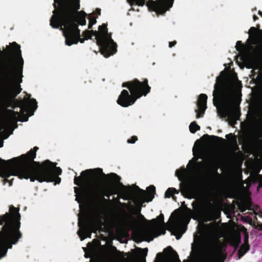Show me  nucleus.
<instances>
[{"mask_svg":"<svg viewBox=\"0 0 262 262\" xmlns=\"http://www.w3.org/2000/svg\"><path fill=\"white\" fill-rule=\"evenodd\" d=\"M97 22L96 18L91 14V16L89 18V23H91L93 25Z\"/></svg>","mask_w":262,"mask_h":262,"instance_id":"nucleus-40","label":"nucleus"},{"mask_svg":"<svg viewBox=\"0 0 262 262\" xmlns=\"http://www.w3.org/2000/svg\"><path fill=\"white\" fill-rule=\"evenodd\" d=\"M143 250L145 251V254L147 255V251H148L147 248H145V249H143Z\"/></svg>","mask_w":262,"mask_h":262,"instance_id":"nucleus-49","label":"nucleus"},{"mask_svg":"<svg viewBox=\"0 0 262 262\" xmlns=\"http://www.w3.org/2000/svg\"><path fill=\"white\" fill-rule=\"evenodd\" d=\"M202 138L205 139H211L212 141H213V142H216L219 140H224V139L221 137L213 136V135L210 136V135H208V134L204 135L202 137Z\"/></svg>","mask_w":262,"mask_h":262,"instance_id":"nucleus-27","label":"nucleus"},{"mask_svg":"<svg viewBox=\"0 0 262 262\" xmlns=\"http://www.w3.org/2000/svg\"><path fill=\"white\" fill-rule=\"evenodd\" d=\"M137 188L139 191V195L141 200L139 203L137 204L135 207H134L133 206H131V207L135 209L136 213L139 214V216L141 220L145 222H148V221L146 220L144 216L141 214L140 212L142 204L144 202H151L154 198L155 194H156V187L154 185H150L147 188V191L141 189L138 186Z\"/></svg>","mask_w":262,"mask_h":262,"instance_id":"nucleus-9","label":"nucleus"},{"mask_svg":"<svg viewBox=\"0 0 262 262\" xmlns=\"http://www.w3.org/2000/svg\"><path fill=\"white\" fill-rule=\"evenodd\" d=\"M157 256H162V253H158L157 255Z\"/></svg>","mask_w":262,"mask_h":262,"instance_id":"nucleus-53","label":"nucleus"},{"mask_svg":"<svg viewBox=\"0 0 262 262\" xmlns=\"http://www.w3.org/2000/svg\"><path fill=\"white\" fill-rule=\"evenodd\" d=\"M9 214L8 213L5 214L3 216L0 215V224L2 225L4 222L7 221L9 220Z\"/></svg>","mask_w":262,"mask_h":262,"instance_id":"nucleus-35","label":"nucleus"},{"mask_svg":"<svg viewBox=\"0 0 262 262\" xmlns=\"http://www.w3.org/2000/svg\"><path fill=\"white\" fill-rule=\"evenodd\" d=\"M122 87L127 88L130 93L123 90L117 99V103L122 107H126L132 105L136 100L142 96H146L150 91L151 88L148 83V80L144 79L141 82L137 79L123 82Z\"/></svg>","mask_w":262,"mask_h":262,"instance_id":"nucleus-5","label":"nucleus"},{"mask_svg":"<svg viewBox=\"0 0 262 262\" xmlns=\"http://www.w3.org/2000/svg\"><path fill=\"white\" fill-rule=\"evenodd\" d=\"M253 18L254 21H256V20H257L258 19V17L256 15H254Z\"/></svg>","mask_w":262,"mask_h":262,"instance_id":"nucleus-46","label":"nucleus"},{"mask_svg":"<svg viewBox=\"0 0 262 262\" xmlns=\"http://www.w3.org/2000/svg\"><path fill=\"white\" fill-rule=\"evenodd\" d=\"M179 193V191L176 188L171 187L168 188L165 192V198H170L174 194Z\"/></svg>","mask_w":262,"mask_h":262,"instance_id":"nucleus-25","label":"nucleus"},{"mask_svg":"<svg viewBox=\"0 0 262 262\" xmlns=\"http://www.w3.org/2000/svg\"><path fill=\"white\" fill-rule=\"evenodd\" d=\"M10 211L12 214L13 217L16 220L19 221L20 219V215L18 212L19 209L12 206L10 207Z\"/></svg>","mask_w":262,"mask_h":262,"instance_id":"nucleus-24","label":"nucleus"},{"mask_svg":"<svg viewBox=\"0 0 262 262\" xmlns=\"http://www.w3.org/2000/svg\"><path fill=\"white\" fill-rule=\"evenodd\" d=\"M228 79L231 81H235L237 80V77L236 74H233L229 76Z\"/></svg>","mask_w":262,"mask_h":262,"instance_id":"nucleus-39","label":"nucleus"},{"mask_svg":"<svg viewBox=\"0 0 262 262\" xmlns=\"http://www.w3.org/2000/svg\"><path fill=\"white\" fill-rule=\"evenodd\" d=\"M37 146L31 149L26 154L6 161L0 158V162L4 165L0 167V177L4 178V183L9 182L11 176L18 177L20 179H30L31 182L35 180L39 182H55L59 184L61 179L58 177L62 170L57 167V164L46 160L41 164L34 161Z\"/></svg>","mask_w":262,"mask_h":262,"instance_id":"nucleus-2","label":"nucleus"},{"mask_svg":"<svg viewBox=\"0 0 262 262\" xmlns=\"http://www.w3.org/2000/svg\"><path fill=\"white\" fill-rule=\"evenodd\" d=\"M229 136H231V137H233V139H232L231 141H232V142L233 143V144L234 145V146H233V150H234V152L237 151L235 153V154L241 155L242 154V152H241V151L239 150V147H238V145L237 144L236 138L232 134H230L229 135H227L226 136V137L227 138H228V137Z\"/></svg>","mask_w":262,"mask_h":262,"instance_id":"nucleus-21","label":"nucleus"},{"mask_svg":"<svg viewBox=\"0 0 262 262\" xmlns=\"http://www.w3.org/2000/svg\"><path fill=\"white\" fill-rule=\"evenodd\" d=\"M80 0H54V10L50 19V25L54 29L63 30L68 29L71 25L70 20L78 28V25L86 24V14L84 11L78 12L80 9Z\"/></svg>","mask_w":262,"mask_h":262,"instance_id":"nucleus-3","label":"nucleus"},{"mask_svg":"<svg viewBox=\"0 0 262 262\" xmlns=\"http://www.w3.org/2000/svg\"><path fill=\"white\" fill-rule=\"evenodd\" d=\"M177 43V41H170L169 42V48H172L173 47V46H174Z\"/></svg>","mask_w":262,"mask_h":262,"instance_id":"nucleus-43","label":"nucleus"},{"mask_svg":"<svg viewBox=\"0 0 262 262\" xmlns=\"http://www.w3.org/2000/svg\"><path fill=\"white\" fill-rule=\"evenodd\" d=\"M104 178H110L115 183H119L121 187L120 192L122 198L127 200L131 196L132 190L131 188L126 187L122 183H120L121 178L115 173H110L106 174L103 173L102 169L100 168L89 169L82 171L81 175L75 176L74 180V183L79 186V188L84 187L88 190L93 191L94 189V186H98L100 177Z\"/></svg>","mask_w":262,"mask_h":262,"instance_id":"nucleus-4","label":"nucleus"},{"mask_svg":"<svg viewBox=\"0 0 262 262\" xmlns=\"http://www.w3.org/2000/svg\"><path fill=\"white\" fill-rule=\"evenodd\" d=\"M248 239H249V235L247 233H245V236H244V243L243 244L249 245Z\"/></svg>","mask_w":262,"mask_h":262,"instance_id":"nucleus-42","label":"nucleus"},{"mask_svg":"<svg viewBox=\"0 0 262 262\" xmlns=\"http://www.w3.org/2000/svg\"><path fill=\"white\" fill-rule=\"evenodd\" d=\"M94 226V222L88 217H84L79 220L78 226L80 231L78 232V234L81 240L84 239L86 237H90Z\"/></svg>","mask_w":262,"mask_h":262,"instance_id":"nucleus-14","label":"nucleus"},{"mask_svg":"<svg viewBox=\"0 0 262 262\" xmlns=\"http://www.w3.org/2000/svg\"><path fill=\"white\" fill-rule=\"evenodd\" d=\"M219 79L223 80V78H220V76L216 77V82L214 84V90L213 92V104L215 106H217L216 94L217 91V98L221 103L220 107L217 108L218 113L222 117H226L228 116L235 119H238L239 117L240 113L235 107H233V102L231 98L223 89L222 86L221 85H218L217 82Z\"/></svg>","mask_w":262,"mask_h":262,"instance_id":"nucleus-7","label":"nucleus"},{"mask_svg":"<svg viewBox=\"0 0 262 262\" xmlns=\"http://www.w3.org/2000/svg\"><path fill=\"white\" fill-rule=\"evenodd\" d=\"M171 197H172V199H173L174 201H176V199H177L176 196H174V195H172Z\"/></svg>","mask_w":262,"mask_h":262,"instance_id":"nucleus-50","label":"nucleus"},{"mask_svg":"<svg viewBox=\"0 0 262 262\" xmlns=\"http://www.w3.org/2000/svg\"><path fill=\"white\" fill-rule=\"evenodd\" d=\"M83 36L86 40L91 39L92 36L90 30H85L83 32Z\"/></svg>","mask_w":262,"mask_h":262,"instance_id":"nucleus-34","label":"nucleus"},{"mask_svg":"<svg viewBox=\"0 0 262 262\" xmlns=\"http://www.w3.org/2000/svg\"><path fill=\"white\" fill-rule=\"evenodd\" d=\"M223 74H224V75H225L226 74L224 73V71H222V72H221V73H220V75H221V76H222ZM224 76H225V75H224Z\"/></svg>","mask_w":262,"mask_h":262,"instance_id":"nucleus-51","label":"nucleus"},{"mask_svg":"<svg viewBox=\"0 0 262 262\" xmlns=\"http://www.w3.org/2000/svg\"><path fill=\"white\" fill-rule=\"evenodd\" d=\"M181 192L184 194H187L190 195V198H195L196 197V193L189 188L188 186L185 185L181 187Z\"/></svg>","mask_w":262,"mask_h":262,"instance_id":"nucleus-20","label":"nucleus"},{"mask_svg":"<svg viewBox=\"0 0 262 262\" xmlns=\"http://www.w3.org/2000/svg\"><path fill=\"white\" fill-rule=\"evenodd\" d=\"M165 251H168L170 253V257H171V258H172L173 259L175 260L176 262H181L177 253L176 251H173L171 247H168L167 248H166Z\"/></svg>","mask_w":262,"mask_h":262,"instance_id":"nucleus-23","label":"nucleus"},{"mask_svg":"<svg viewBox=\"0 0 262 262\" xmlns=\"http://www.w3.org/2000/svg\"><path fill=\"white\" fill-rule=\"evenodd\" d=\"M71 25L69 26L68 29H63V34L65 37L66 45L70 46L73 44H77L79 41L83 43L86 40L85 38H80V30L74 24V21L70 20Z\"/></svg>","mask_w":262,"mask_h":262,"instance_id":"nucleus-10","label":"nucleus"},{"mask_svg":"<svg viewBox=\"0 0 262 262\" xmlns=\"http://www.w3.org/2000/svg\"><path fill=\"white\" fill-rule=\"evenodd\" d=\"M12 53H7V59L1 66L0 89L1 93L7 103L12 108L19 107L20 111L7 110L10 118L21 122L27 121L29 117L33 115L37 108V102L31 99V95L27 94L23 100H16L15 97L21 92L20 83L22 82L24 60L21 56L20 46L16 42L11 44Z\"/></svg>","mask_w":262,"mask_h":262,"instance_id":"nucleus-1","label":"nucleus"},{"mask_svg":"<svg viewBox=\"0 0 262 262\" xmlns=\"http://www.w3.org/2000/svg\"><path fill=\"white\" fill-rule=\"evenodd\" d=\"M166 233V229L164 227L148 226L146 228L142 230L140 234L143 238V240L149 242L160 235H164Z\"/></svg>","mask_w":262,"mask_h":262,"instance_id":"nucleus-12","label":"nucleus"},{"mask_svg":"<svg viewBox=\"0 0 262 262\" xmlns=\"http://www.w3.org/2000/svg\"><path fill=\"white\" fill-rule=\"evenodd\" d=\"M146 0H135L136 5L139 6H143ZM174 0H157L154 1L149 0L148 4L156 10L161 11L163 12L168 10L172 6Z\"/></svg>","mask_w":262,"mask_h":262,"instance_id":"nucleus-13","label":"nucleus"},{"mask_svg":"<svg viewBox=\"0 0 262 262\" xmlns=\"http://www.w3.org/2000/svg\"><path fill=\"white\" fill-rule=\"evenodd\" d=\"M200 126L195 121L192 122L189 125L190 132L192 134H194L196 131L200 130Z\"/></svg>","mask_w":262,"mask_h":262,"instance_id":"nucleus-26","label":"nucleus"},{"mask_svg":"<svg viewBox=\"0 0 262 262\" xmlns=\"http://www.w3.org/2000/svg\"><path fill=\"white\" fill-rule=\"evenodd\" d=\"M209 204L210 205H212V204L210 203V201L209 202Z\"/></svg>","mask_w":262,"mask_h":262,"instance_id":"nucleus-56","label":"nucleus"},{"mask_svg":"<svg viewBox=\"0 0 262 262\" xmlns=\"http://www.w3.org/2000/svg\"><path fill=\"white\" fill-rule=\"evenodd\" d=\"M220 217V213H213L211 214L209 221H214Z\"/></svg>","mask_w":262,"mask_h":262,"instance_id":"nucleus-37","label":"nucleus"},{"mask_svg":"<svg viewBox=\"0 0 262 262\" xmlns=\"http://www.w3.org/2000/svg\"><path fill=\"white\" fill-rule=\"evenodd\" d=\"M74 192L76 194V201L78 203L81 200H88L95 203L98 207H102L104 203L107 202L108 200L104 196L109 199L111 195L118 193L117 190L111 186H105L100 189L95 187L93 191H89L86 188L75 187Z\"/></svg>","mask_w":262,"mask_h":262,"instance_id":"nucleus-6","label":"nucleus"},{"mask_svg":"<svg viewBox=\"0 0 262 262\" xmlns=\"http://www.w3.org/2000/svg\"><path fill=\"white\" fill-rule=\"evenodd\" d=\"M235 48L238 52H242L245 50V46L242 41H237L236 43Z\"/></svg>","mask_w":262,"mask_h":262,"instance_id":"nucleus-29","label":"nucleus"},{"mask_svg":"<svg viewBox=\"0 0 262 262\" xmlns=\"http://www.w3.org/2000/svg\"><path fill=\"white\" fill-rule=\"evenodd\" d=\"M90 33H91L92 36L94 35L95 36V39H96V43L97 44V40L99 39L100 38V35L99 34V31H97L96 30H90Z\"/></svg>","mask_w":262,"mask_h":262,"instance_id":"nucleus-32","label":"nucleus"},{"mask_svg":"<svg viewBox=\"0 0 262 262\" xmlns=\"http://www.w3.org/2000/svg\"><path fill=\"white\" fill-rule=\"evenodd\" d=\"M98 29L100 38L97 40V45L100 47L101 54L108 57L117 52V43L112 38V34L108 33L106 24L99 26Z\"/></svg>","mask_w":262,"mask_h":262,"instance_id":"nucleus-8","label":"nucleus"},{"mask_svg":"<svg viewBox=\"0 0 262 262\" xmlns=\"http://www.w3.org/2000/svg\"><path fill=\"white\" fill-rule=\"evenodd\" d=\"M223 253L222 245L219 242L212 243L210 245L207 262H224L226 256Z\"/></svg>","mask_w":262,"mask_h":262,"instance_id":"nucleus-11","label":"nucleus"},{"mask_svg":"<svg viewBox=\"0 0 262 262\" xmlns=\"http://www.w3.org/2000/svg\"><path fill=\"white\" fill-rule=\"evenodd\" d=\"M21 237V233L17 231L16 232H7V237L9 239L11 243L12 244H16L18 239Z\"/></svg>","mask_w":262,"mask_h":262,"instance_id":"nucleus-18","label":"nucleus"},{"mask_svg":"<svg viewBox=\"0 0 262 262\" xmlns=\"http://www.w3.org/2000/svg\"><path fill=\"white\" fill-rule=\"evenodd\" d=\"M185 169L184 168L183 169H178L176 171V175L178 177H179L180 175L182 176L184 174Z\"/></svg>","mask_w":262,"mask_h":262,"instance_id":"nucleus-41","label":"nucleus"},{"mask_svg":"<svg viewBox=\"0 0 262 262\" xmlns=\"http://www.w3.org/2000/svg\"><path fill=\"white\" fill-rule=\"evenodd\" d=\"M250 37H252L254 39L257 37L259 34L262 33V30L259 29H257L256 28L251 27L248 32Z\"/></svg>","mask_w":262,"mask_h":262,"instance_id":"nucleus-22","label":"nucleus"},{"mask_svg":"<svg viewBox=\"0 0 262 262\" xmlns=\"http://www.w3.org/2000/svg\"><path fill=\"white\" fill-rule=\"evenodd\" d=\"M241 243V239L239 237H237L234 239L232 242V245L234 247L235 249H237Z\"/></svg>","mask_w":262,"mask_h":262,"instance_id":"nucleus-36","label":"nucleus"},{"mask_svg":"<svg viewBox=\"0 0 262 262\" xmlns=\"http://www.w3.org/2000/svg\"><path fill=\"white\" fill-rule=\"evenodd\" d=\"M10 186L12 185V182L11 181L10 182Z\"/></svg>","mask_w":262,"mask_h":262,"instance_id":"nucleus-55","label":"nucleus"},{"mask_svg":"<svg viewBox=\"0 0 262 262\" xmlns=\"http://www.w3.org/2000/svg\"><path fill=\"white\" fill-rule=\"evenodd\" d=\"M93 26V24H92L91 23H89V25H88V29H91L92 28Z\"/></svg>","mask_w":262,"mask_h":262,"instance_id":"nucleus-47","label":"nucleus"},{"mask_svg":"<svg viewBox=\"0 0 262 262\" xmlns=\"http://www.w3.org/2000/svg\"><path fill=\"white\" fill-rule=\"evenodd\" d=\"M255 57L256 60H259L262 57V46L259 47L257 51H256Z\"/></svg>","mask_w":262,"mask_h":262,"instance_id":"nucleus-31","label":"nucleus"},{"mask_svg":"<svg viewBox=\"0 0 262 262\" xmlns=\"http://www.w3.org/2000/svg\"><path fill=\"white\" fill-rule=\"evenodd\" d=\"M129 217L133 220V222L135 221V219L133 215H130Z\"/></svg>","mask_w":262,"mask_h":262,"instance_id":"nucleus-48","label":"nucleus"},{"mask_svg":"<svg viewBox=\"0 0 262 262\" xmlns=\"http://www.w3.org/2000/svg\"><path fill=\"white\" fill-rule=\"evenodd\" d=\"M208 228L211 231H216L219 227V223L214 221L207 225Z\"/></svg>","mask_w":262,"mask_h":262,"instance_id":"nucleus-28","label":"nucleus"},{"mask_svg":"<svg viewBox=\"0 0 262 262\" xmlns=\"http://www.w3.org/2000/svg\"><path fill=\"white\" fill-rule=\"evenodd\" d=\"M244 247H245V246H241L238 251V258H241L248 251V249H247L245 251H243Z\"/></svg>","mask_w":262,"mask_h":262,"instance_id":"nucleus-33","label":"nucleus"},{"mask_svg":"<svg viewBox=\"0 0 262 262\" xmlns=\"http://www.w3.org/2000/svg\"><path fill=\"white\" fill-rule=\"evenodd\" d=\"M147 222L150 223L151 224L149 226H152V227L160 226L161 224L165 225V223L164 222V215L163 214H160L156 219H152Z\"/></svg>","mask_w":262,"mask_h":262,"instance_id":"nucleus-19","label":"nucleus"},{"mask_svg":"<svg viewBox=\"0 0 262 262\" xmlns=\"http://www.w3.org/2000/svg\"><path fill=\"white\" fill-rule=\"evenodd\" d=\"M208 178L212 179L214 176H219L220 174L217 172L219 165L217 161L214 159H211L208 163Z\"/></svg>","mask_w":262,"mask_h":262,"instance_id":"nucleus-16","label":"nucleus"},{"mask_svg":"<svg viewBox=\"0 0 262 262\" xmlns=\"http://www.w3.org/2000/svg\"><path fill=\"white\" fill-rule=\"evenodd\" d=\"M19 226H20V222H18V227H17V228H19Z\"/></svg>","mask_w":262,"mask_h":262,"instance_id":"nucleus-54","label":"nucleus"},{"mask_svg":"<svg viewBox=\"0 0 262 262\" xmlns=\"http://www.w3.org/2000/svg\"><path fill=\"white\" fill-rule=\"evenodd\" d=\"M241 246H245V247H244V248L243 249V251H245V250H246V249H248V250L250 249L249 245L243 244Z\"/></svg>","mask_w":262,"mask_h":262,"instance_id":"nucleus-44","label":"nucleus"},{"mask_svg":"<svg viewBox=\"0 0 262 262\" xmlns=\"http://www.w3.org/2000/svg\"><path fill=\"white\" fill-rule=\"evenodd\" d=\"M258 14L262 17V12L261 11H259Z\"/></svg>","mask_w":262,"mask_h":262,"instance_id":"nucleus-52","label":"nucleus"},{"mask_svg":"<svg viewBox=\"0 0 262 262\" xmlns=\"http://www.w3.org/2000/svg\"><path fill=\"white\" fill-rule=\"evenodd\" d=\"M112 249L117 254L118 256L124 260H126L125 256L126 254L123 252H120L117 250V248L115 246H112Z\"/></svg>","mask_w":262,"mask_h":262,"instance_id":"nucleus-30","label":"nucleus"},{"mask_svg":"<svg viewBox=\"0 0 262 262\" xmlns=\"http://www.w3.org/2000/svg\"><path fill=\"white\" fill-rule=\"evenodd\" d=\"M138 140V138L136 136H132L130 139L127 140V143L130 144L135 143Z\"/></svg>","mask_w":262,"mask_h":262,"instance_id":"nucleus-38","label":"nucleus"},{"mask_svg":"<svg viewBox=\"0 0 262 262\" xmlns=\"http://www.w3.org/2000/svg\"><path fill=\"white\" fill-rule=\"evenodd\" d=\"M95 12L98 15H100L101 14V10L99 8H97L95 10Z\"/></svg>","mask_w":262,"mask_h":262,"instance_id":"nucleus-45","label":"nucleus"},{"mask_svg":"<svg viewBox=\"0 0 262 262\" xmlns=\"http://www.w3.org/2000/svg\"><path fill=\"white\" fill-rule=\"evenodd\" d=\"M186 230V226L182 224H179L178 222H174L172 223L170 227L168 229V230L171 231H173L176 232L180 233L181 235L180 236L177 235L176 236V238L177 239H180L182 234H183Z\"/></svg>","mask_w":262,"mask_h":262,"instance_id":"nucleus-17","label":"nucleus"},{"mask_svg":"<svg viewBox=\"0 0 262 262\" xmlns=\"http://www.w3.org/2000/svg\"><path fill=\"white\" fill-rule=\"evenodd\" d=\"M207 96L205 94H201L199 95L196 104L198 109L195 111L196 113V118H199L203 116L205 111L207 108Z\"/></svg>","mask_w":262,"mask_h":262,"instance_id":"nucleus-15","label":"nucleus"}]
</instances>
